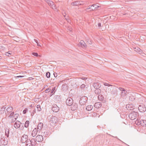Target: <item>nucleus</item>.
Wrapping results in <instances>:
<instances>
[{
	"label": "nucleus",
	"mask_w": 146,
	"mask_h": 146,
	"mask_svg": "<svg viewBox=\"0 0 146 146\" xmlns=\"http://www.w3.org/2000/svg\"><path fill=\"white\" fill-rule=\"evenodd\" d=\"M63 16L64 17H65L66 15V14L65 13H64L63 14Z\"/></svg>",
	"instance_id": "obj_54"
},
{
	"label": "nucleus",
	"mask_w": 146,
	"mask_h": 146,
	"mask_svg": "<svg viewBox=\"0 0 146 146\" xmlns=\"http://www.w3.org/2000/svg\"><path fill=\"white\" fill-rule=\"evenodd\" d=\"M36 111L35 109H34L33 110V112H32V113L31 114V115L32 116H33L34 115V114L36 113Z\"/></svg>",
	"instance_id": "obj_47"
},
{
	"label": "nucleus",
	"mask_w": 146,
	"mask_h": 146,
	"mask_svg": "<svg viewBox=\"0 0 146 146\" xmlns=\"http://www.w3.org/2000/svg\"><path fill=\"white\" fill-rule=\"evenodd\" d=\"M54 100L56 102H58L61 100L60 96L59 95H55L54 97Z\"/></svg>",
	"instance_id": "obj_24"
},
{
	"label": "nucleus",
	"mask_w": 146,
	"mask_h": 146,
	"mask_svg": "<svg viewBox=\"0 0 146 146\" xmlns=\"http://www.w3.org/2000/svg\"><path fill=\"white\" fill-rule=\"evenodd\" d=\"M65 18L66 19V20H68V19H67L66 18Z\"/></svg>",
	"instance_id": "obj_61"
},
{
	"label": "nucleus",
	"mask_w": 146,
	"mask_h": 146,
	"mask_svg": "<svg viewBox=\"0 0 146 146\" xmlns=\"http://www.w3.org/2000/svg\"><path fill=\"white\" fill-rule=\"evenodd\" d=\"M104 85L105 86H111L112 85L107 83L105 82L104 83Z\"/></svg>",
	"instance_id": "obj_46"
},
{
	"label": "nucleus",
	"mask_w": 146,
	"mask_h": 146,
	"mask_svg": "<svg viewBox=\"0 0 146 146\" xmlns=\"http://www.w3.org/2000/svg\"><path fill=\"white\" fill-rule=\"evenodd\" d=\"M88 100V98L86 96H83L82 97L79 103L81 106L84 105L85 104Z\"/></svg>",
	"instance_id": "obj_3"
},
{
	"label": "nucleus",
	"mask_w": 146,
	"mask_h": 146,
	"mask_svg": "<svg viewBox=\"0 0 146 146\" xmlns=\"http://www.w3.org/2000/svg\"><path fill=\"white\" fill-rule=\"evenodd\" d=\"M93 108V106L91 105H88L86 108V110L87 111H90Z\"/></svg>",
	"instance_id": "obj_27"
},
{
	"label": "nucleus",
	"mask_w": 146,
	"mask_h": 146,
	"mask_svg": "<svg viewBox=\"0 0 146 146\" xmlns=\"http://www.w3.org/2000/svg\"><path fill=\"white\" fill-rule=\"evenodd\" d=\"M13 110V108L12 106L8 107L5 111V115L6 116L9 115L10 113L12 112Z\"/></svg>",
	"instance_id": "obj_5"
},
{
	"label": "nucleus",
	"mask_w": 146,
	"mask_h": 146,
	"mask_svg": "<svg viewBox=\"0 0 146 146\" xmlns=\"http://www.w3.org/2000/svg\"><path fill=\"white\" fill-rule=\"evenodd\" d=\"M12 119H11V123H13L15 122L16 120L13 117L11 118Z\"/></svg>",
	"instance_id": "obj_43"
},
{
	"label": "nucleus",
	"mask_w": 146,
	"mask_h": 146,
	"mask_svg": "<svg viewBox=\"0 0 146 146\" xmlns=\"http://www.w3.org/2000/svg\"><path fill=\"white\" fill-rule=\"evenodd\" d=\"M87 40H88L87 42L88 43L90 44H92V40L91 39H87Z\"/></svg>",
	"instance_id": "obj_45"
},
{
	"label": "nucleus",
	"mask_w": 146,
	"mask_h": 146,
	"mask_svg": "<svg viewBox=\"0 0 146 146\" xmlns=\"http://www.w3.org/2000/svg\"><path fill=\"white\" fill-rule=\"evenodd\" d=\"M71 106V109L72 111H75L78 108V105L76 103L73 102Z\"/></svg>",
	"instance_id": "obj_12"
},
{
	"label": "nucleus",
	"mask_w": 146,
	"mask_h": 146,
	"mask_svg": "<svg viewBox=\"0 0 146 146\" xmlns=\"http://www.w3.org/2000/svg\"><path fill=\"white\" fill-rule=\"evenodd\" d=\"M36 108L38 111H40L41 110V108L40 106L39 105H38L36 106Z\"/></svg>",
	"instance_id": "obj_37"
},
{
	"label": "nucleus",
	"mask_w": 146,
	"mask_h": 146,
	"mask_svg": "<svg viewBox=\"0 0 146 146\" xmlns=\"http://www.w3.org/2000/svg\"><path fill=\"white\" fill-rule=\"evenodd\" d=\"M21 124H22V123H21L20 121H17L15 123L14 127L16 128H18L21 126Z\"/></svg>",
	"instance_id": "obj_17"
},
{
	"label": "nucleus",
	"mask_w": 146,
	"mask_h": 146,
	"mask_svg": "<svg viewBox=\"0 0 146 146\" xmlns=\"http://www.w3.org/2000/svg\"><path fill=\"white\" fill-rule=\"evenodd\" d=\"M68 89L67 84H64L62 86V90L63 91H66Z\"/></svg>",
	"instance_id": "obj_22"
},
{
	"label": "nucleus",
	"mask_w": 146,
	"mask_h": 146,
	"mask_svg": "<svg viewBox=\"0 0 146 146\" xmlns=\"http://www.w3.org/2000/svg\"><path fill=\"white\" fill-rule=\"evenodd\" d=\"M36 141L35 138H32L31 140V146H41L37 143Z\"/></svg>",
	"instance_id": "obj_8"
},
{
	"label": "nucleus",
	"mask_w": 146,
	"mask_h": 146,
	"mask_svg": "<svg viewBox=\"0 0 146 146\" xmlns=\"http://www.w3.org/2000/svg\"><path fill=\"white\" fill-rule=\"evenodd\" d=\"M52 110L54 112H57L59 110V108L58 106L56 104H54L52 105Z\"/></svg>",
	"instance_id": "obj_7"
},
{
	"label": "nucleus",
	"mask_w": 146,
	"mask_h": 146,
	"mask_svg": "<svg viewBox=\"0 0 146 146\" xmlns=\"http://www.w3.org/2000/svg\"><path fill=\"white\" fill-rule=\"evenodd\" d=\"M82 82H84V81H82V80L80 78H78V79L77 80L76 83H78V84H80L82 83Z\"/></svg>",
	"instance_id": "obj_36"
},
{
	"label": "nucleus",
	"mask_w": 146,
	"mask_h": 146,
	"mask_svg": "<svg viewBox=\"0 0 146 146\" xmlns=\"http://www.w3.org/2000/svg\"><path fill=\"white\" fill-rule=\"evenodd\" d=\"M92 115L94 116L98 117H99V114L96 113H93Z\"/></svg>",
	"instance_id": "obj_42"
},
{
	"label": "nucleus",
	"mask_w": 146,
	"mask_h": 146,
	"mask_svg": "<svg viewBox=\"0 0 146 146\" xmlns=\"http://www.w3.org/2000/svg\"><path fill=\"white\" fill-rule=\"evenodd\" d=\"M28 136L26 135H23L22 137L21 141L22 143H25L28 140Z\"/></svg>",
	"instance_id": "obj_11"
},
{
	"label": "nucleus",
	"mask_w": 146,
	"mask_h": 146,
	"mask_svg": "<svg viewBox=\"0 0 146 146\" xmlns=\"http://www.w3.org/2000/svg\"><path fill=\"white\" fill-rule=\"evenodd\" d=\"M0 141L1 144L2 145H5L7 144L8 141L7 138L5 140L4 137L1 138L0 139Z\"/></svg>",
	"instance_id": "obj_10"
},
{
	"label": "nucleus",
	"mask_w": 146,
	"mask_h": 146,
	"mask_svg": "<svg viewBox=\"0 0 146 146\" xmlns=\"http://www.w3.org/2000/svg\"><path fill=\"white\" fill-rule=\"evenodd\" d=\"M6 108L5 106L0 107V114H2L4 113Z\"/></svg>",
	"instance_id": "obj_25"
},
{
	"label": "nucleus",
	"mask_w": 146,
	"mask_h": 146,
	"mask_svg": "<svg viewBox=\"0 0 146 146\" xmlns=\"http://www.w3.org/2000/svg\"><path fill=\"white\" fill-rule=\"evenodd\" d=\"M10 114H9V115H8V117L9 118H11L12 117H13L14 115L15 114L14 112H11Z\"/></svg>",
	"instance_id": "obj_34"
},
{
	"label": "nucleus",
	"mask_w": 146,
	"mask_h": 146,
	"mask_svg": "<svg viewBox=\"0 0 146 146\" xmlns=\"http://www.w3.org/2000/svg\"><path fill=\"white\" fill-rule=\"evenodd\" d=\"M46 2H48V0H44Z\"/></svg>",
	"instance_id": "obj_59"
},
{
	"label": "nucleus",
	"mask_w": 146,
	"mask_h": 146,
	"mask_svg": "<svg viewBox=\"0 0 146 146\" xmlns=\"http://www.w3.org/2000/svg\"><path fill=\"white\" fill-rule=\"evenodd\" d=\"M79 106H78V108H79H79H79Z\"/></svg>",
	"instance_id": "obj_63"
},
{
	"label": "nucleus",
	"mask_w": 146,
	"mask_h": 146,
	"mask_svg": "<svg viewBox=\"0 0 146 146\" xmlns=\"http://www.w3.org/2000/svg\"><path fill=\"white\" fill-rule=\"evenodd\" d=\"M135 123L137 125L143 127H146V120L137 119L135 121Z\"/></svg>",
	"instance_id": "obj_2"
},
{
	"label": "nucleus",
	"mask_w": 146,
	"mask_h": 146,
	"mask_svg": "<svg viewBox=\"0 0 146 146\" xmlns=\"http://www.w3.org/2000/svg\"><path fill=\"white\" fill-rule=\"evenodd\" d=\"M37 132V129L36 128H35L32 132L31 133L32 136L33 137L35 136L36 135Z\"/></svg>",
	"instance_id": "obj_21"
},
{
	"label": "nucleus",
	"mask_w": 146,
	"mask_h": 146,
	"mask_svg": "<svg viewBox=\"0 0 146 146\" xmlns=\"http://www.w3.org/2000/svg\"><path fill=\"white\" fill-rule=\"evenodd\" d=\"M73 100L70 97L68 98L66 101V103L67 105L71 106L73 103Z\"/></svg>",
	"instance_id": "obj_9"
},
{
	"label": "nucleus",
	"mask_w": 146,
	"mask_h": 146,
	"mask_svg": "<svg viewBox=\"0 0 146 146\" xmlns=\"http://www.w3.org/2000/svg\"><path fill=\"white\" fill-rule=\"evenodd\" d=\"M0 48H1V49H2V50H4L5 48L4 47V46H1L0 47Z\"/></svg>",
	"instance_id": "obj_52"
},
{
	"label": "nucleus",
	"mask_w": 146,
	"mask_h": 146,
	"mask_svg": "<svg viewBox=\"0 0 146 146\" xmlns=\"http://www.w3.org/2000/svg\"><path fill=\"white\" fill-rule=\"evenodd\" d=\"M138 115V112L132 111L129 114V117L131 119L133 120L136 118Z\"/></svg>",
	"instance_id": "obj_1"
},
{
	"label": "nucleus",
	"mask_w": 146,
	"mask_h": 146,
	"mask_svg": "<svg viewBox=\"0 0 146 146\" xmlns=\"http://www.w3.org/2000/svg\"><path fill=\"white\" fill-rule=\"evenodd\" d=\"M93 86L95 89L99 88L101 86V84L99 82L94 83L93 84Z\"/></svg>",
	"instance_id": "obj_15"
},
{
	"label": "nucleus",
	"mask_w": 146,
	"mask_h": 146,
	"mask_svg": "<svg viewBox=\"0 0 146 146\" xmlns=\"http://www.w3.org/2000/svg\"><path fill=\"white\" fill-rule=\"evenodd\" d=\"M126 108L129 110H133L134 108L133 106L131 104L127 105L126 106Z\"/></svg>",
	"instance_id": "obj_19"
},
{
	"label": "nucleus",
	"mask_w": 146,
	"mask_h": 146,
	"mask_svg": "<svg viewBox=\"0 0 146 146\" xmlns=\"http://www.w3.org/2000/svg\"><path fill=\"white\" fill-rule=\"evenodd\" d=\"M85 87H86L85 85L84 84H82L80 86V88L82 90H84V88H85Z\"/></svg>",
	"instance_id": "obj_40"
},
{
	"label": "nucleus",
	"mask_w": 146,
	"mask_h": 146,
	"mask_svg": "<svg viewBox=\"0 0 146 146\" xmlns=\"http://www.w3.org/2000/svg\"><path fill=\"white\" fill-rule=\"evenodd\" d=\"M91 7H95V8H94V9H92V11H94V10H95L96 9H97L99 7H100V6H98V5L96 6V5L95 4H93L91 6Z\"/></svg>",
	"instance_id": "obj_33"
},
{
	"label": "nucleus",
	"mask_w": 146,
	"mask_h": 146,
	"mask_svg": "<svg viewBox=\"0 0 146 146\" xmlns=\"http://www.w3.org/2000/svg\"><path fill=\"white\" fill-rule=\"evenodd\" d=\"M90 8H91L90 7H89L87 9H90Z\"/></svg>",
	"instance_id": "obj_58"
},
{
	"label": "nucleus",
	"mask_w": 146,
	"mask_h": 146,
	"mask_svg": "<svg viewBox=\"0 0 146 146\" xmlns=\"http://www.w3.org/2000/svg\"><path fill=\"white\" fill-rule=\"evenodd\" d=\"M50 88V87L49 88H47L45 91V93H48L50 92V91L51 90V89Z\"/></svg>",
	"instance_id": "obj_41"
},
{
	"label": "nucleus",
	"mask_w": 146,
	"mask_h": 146,
	"mask_svg": "<svg viewBox=\"0 0 146 146\" xmlns=\"http://www.w3.org/2000/svg\"><path fill=\"white\" fill-rule=\"evenodd\" d=\"M80 79H81L82 80H85L87 79V78H85V77H84V78L82 77V78H80Z\"/></svg>",
	"instance_id": "obj_50"
},
{
	"label": "nucleus",
	"mask_w": 146,
	"mask_h": 146,
	"mask_svg": "<svg viewBox=\"0 0 146 146\" xmlns=\"http://www.w3.org/2000/svg\"><path fill=\"white\" fill-rule=\"evenodd\" d=\"M56 88L55 87H54L52 88V89L50 91V96H51L54 93H55V90Z\"/></svg>",
	"instance_id": "obj_28"
},
{
	"label": "nucleus",
	"mask_w": 146,
	"mask_h": 146,
	"mask_svg": "<svg viewBox=\"0 0 146 146\" xmlns=\"http://www.w3.org/2000/svg\"><path fill=\"white\" fill-rule=\"evenodd\" d=\"M26 142V146H31V140L30 139H28Z\"/></svg>",
	"instance_id": "obj_32"
},
{
	"label": "nucleus",
	"mask_w": 146,
	"mask_h": 146,
	"mask_svg": "<svg viewBox=\"0 0 146 146\" xmlns=\"http://www.w3.org/2000/svg\"><path fill=\"white\" fill-rule=\"evenodd\" d=\"M23 77V76H17L16 77H18V78H21V77Z\"/></svg>",
	"instance_id": "obj_55"
},
{
	"label": "nucleus",
	"mask_w": 146,
	"mask_h": 146,
	"mask_svg": "<svg viewBox=\"0 0 146 146\" xmlns=\"http://www.w3.org/2000/svg\"><path fill=\"white\" fill-rule=\"evenodd\" d=\"M57 120V117L55 116H52L50 118L49 122L50 124L52 123L55 125V124H56Z\"/></svg>",
	"instance_id": "obj_4"
},
{
	"label": "nucleus",
	"mask_w": 146,
	"mask_h": 146,
	"mask_svg": "<svg viewBox=\"0 0 146 146\" xmlns=\"http://www.w3.org/2000/svg\"><path fill=\"white\" fill-rule=\"evenodd\" d=\"M98 27H100L101 26V23H98Z\"/></svg>",
	"instance_id": "obj_53"
},
{
	"label": "nucleus",
	"mask_w": 146,
	"mask_h": 146,
	"mask_svg": "<svg viewBox=\"0 0 146 146\" xmlns=\"http://www.w3.org/2000/svg\"><path fill=\"white\" fill-rule=\"evenodd\" d=\"M51 7H52L53 9L54 8L55 9V5L54 4V3L53 1H50V0H48V2H46Z\"/></svg>",
	"instance_id": "obj_16"
},
{
	"label": "nucleus",
	"mask_w": 146,
	"mask_h": 146,
	"mask_svg": "<svg viewBox=\"0 0 146 146\" xmlns=\"http://www.w3.org/2000/svg\"><path fill=\"white\" fill-rule=\"evenodd\" d=\"M28 111V109L27 108H25V110H24L23 111V113L24 114H25L27 113V111Z\"/></svg>",
	"instance_id": "obj_44"
},
{
	"label": "nucleus",
	"mask_w": 146,
	"mask_h": 146,
	"mask_svg": "<svg viewBox=\"0 0 146 146\" xmlns=\"http://www.w3.org/2000/svg\"><path fill=\"white\" fill-rule=\"evenodd\" d=\"M102 106V104L100 102H96L95 103L94 105L95 108H98L101 107Z\"/></svg>",
	"instance_id": "obj_23"
},
{
	"label": "nucleus",
	"mask_w": 146,
	"mask_h": 146,
	"mask_svg": "<svg viewBox=\"0 0 146 146\" xmlns=\"http://www.w3.org/2000/svg\"><path fill=\"white\" fill-rule=\"evenodd\" d=\"M125 14H126V13H125V14H124V15H125Z\"/></svg>",
	"instance_id": "obj_64"
},
{
	"label": "nucleus",
	"mask_w": 146,
	"mask_h": 146,
	"mask_svg": "<svg viewBox=\"0 0 146 146\" xmlns=\"http://www.w3.org/2000/svg\"><path fill=\"white\" fill-rule=\"evenodd\" d=\"M82 1H76L72 3H71V5L73 6H77L79 5H81L82 4L81 3V2H82Z\"/></svg>",
	"instance_id": "obj_18"
},
{
	"label": "nucleus",
	"mask_w": 146,
	"mask_h": 146,
	"mask_svg": "<svg viewBox=\"0 0 146 146\" xmlns=\"http://www.w3.org/2000/svg\"><path fill=\"white\" fill-rule=\"evenodd\" d=\"M79 44L78 45H80L82 48H86L87 47L86 44L83 40H80Z\"/></svg>",
	"instance_id": "obj_20"
},
{
	"label": "nucleus",
	"mask_w": 146,
	"mask_h": 146,
	"mask_svg": "<svg viewBox=\"0 0 146 146\" xmlns=\"http://www.w3.org/2000/svg\"><path fill=\"white\" fill-rule=\"evenodd\" d=\"M32 54L36 56H38V54L37 52H33L32 53Z\"/></svg>",
	"instance_id": "obj_48"
},
{
	"label": "nucleus",
	"mask_w": 146,
	"mask_h": 146,
	"mask_svg": "<svg viewBox=\"0 0 146 146\" xmlns=\"http://www.w3.org/2000/svg\"><path fill=\"white\" fill-rule=\"evenodd\" d=\"M29 121H26L25 124V127L26 128L28 127L29 126Z\"/></svg>",
	"instance_id": "obj_35"
},
{
	"label": "nucleus",
	"mask_w": 146,
	"mask_h": 146,
	"mask_svg": "<svg viewBox=\"0 0 146 146\" xmlns=\"http://www.w3.org/2000/svg\"><path fill=\"white\" fill-rule=\"evenodd\" d=\"M19 115L18 113H15L13 117L17 120V119Z\"/></svg>",
	"instance_id": "obj_38"
},
{
	"label": "nucleus",
	"mask_w": 146,
	"mask_h": 146,
	"mask_svg": "<svg viewBox=\"0 0 146 146\" xmlns=\"http://www.w3.org/2000/svg\"><path fill=\"white\" fill-rule=\"evenodd\" d=\"M35 139L38 142H41L43 140V137L41 135H38L36 136Z\"/></svg>",
	"instance_id": "obj_13"
},
{
	"label": "nucleus",
	"mask_w": 146,
	"mask_h": 146,
	"mask_svg": "<svg viewBox=\"0 0 146 146\" xmlns=\"http://www.w3.org/2000/svg\"><path fill=\"white\" fill-rule=\"evenodd\" d=\"M96 89L95 90V93L96 94L98 95L100 94L101 92V90L99 89Z\"/></svg>",
	"instance_id": "obj_30"
},
{
	"label": "nucleus",
	"mask_w": 146,
	"mask_h": 146,
	"mask_svg": "<svg viewBox=\"0 0 146 146\" xmlns=\"http://www.w3.org/2000/svg\"><path fill=\"white\" fill-rule=\"evenodd\" d=\"M53 74L55 77H57V74L56 73H54Z\"/></svg>",
	"instance_id": "obj_51"
},
{
	"label": "nucleus",
	"mask_w": 146,
	"mask_h": 146,
	"mask_svg": "<svg viewBox=\"0 0 146 146\" xmlns=\"http://www.w3.org/2000/svg\"><path fill=\"white\" fill-rule=\"evenodd\" d=\"M139 111L141 112H144L146 111V108L145 105H139L138 108Z\"/></svg>",
	"instance_id": "obj_6"
},
{
	"label": "nucleus",
	"mask_w": 146,
	"mask_h": 146,
	"mask_svg": "<svg viewBox=\"0 0 146 146\" xmlns=\"http://www.w3.org/2000/svg\"><path fill=\"white\" fill-rule=\"evenodd\" d=\"M70 31H72V29L71 28H69V29H68Z\"/></svg>",
	"instance_id": "obj_56"
},
{
	"label": "nucleus",
	"mask_w": 146,
	"mask_h": 146,
	"mask_svg": "<svg viewBox=\"0 0 146 146\" xmlns=\"http://www.w3.org/2000/svg\"><path fill=\"white\" fill-rule=\"evenodd\" d=\"M10 51H9L8 52H7L6 54V56H9V54H10V55L11 54V53H10Z\"/></svg>",
	"instance_id": "obj_49"
},
{
	"label": "nucleus",
	"mask_w": 146,
	"mask_h": 146,
	"mask_svg": "<svg viewBox=\"0 0 146 146\" xmlns=\"http://www.w3.org/2000/svg\"><path fill=\"white\" fill-rule=\"evenodd\" d=\"M119 89L120 91H121V96H124L126 95V93L127 91H126L125 89L121 87H119Z\"/></svg>",
	"instance_id": "obj_14"
},
{
	"label": "nucleus",
	"mask_w": 146,
	"mask_h": 146,
	"mask_svg": "<svg viewBox=\"0 0 146 146\" xmlns=\"http://www.w3.org/2000/svg\"><path fill=\"white\" fill-rule=\"evenodd\" d=\"M9 129L7 128L5 129V135L7 137H9Z\"/></svg>",
	"instance_id": "obj_29"
},
{
	"label": "nucleus",
	"mask_w": 146,
	"mask_h": 146,
	"mask_svg": "<svg viewBox=\"0 0 146 146\" xmlns=\"http://www.w3.org/2000/svg\"><path fill=\"white\" fill-rule=\"evenodd\" d=\"M35 42H36V43H37V44H38V41L37 40H36L35 39Z\"/></svg>",
	"instance_id": "obj_57"
},
{
	"label": "nucleus",
	"mask_w": 146,
	"mask_h": 146,
	"mask_svg": "<svg viewBox=\"0 0 146 146\" xmlns=\"http://www.w3.org/2000/svg\"><path fill=\"white\" fill-rule=\"evenodd\" d=\"M50 74L49 72H48L46 73V76L47 78H49L50 77Z\"/></svg>",
	"instance_id": "obj_39"
},
{
	"label": "nucleus",
	"mask_w": 146,
	"mask_h": 146,
	"mask_svg": "<svg viewBox=\"0 0 146 146\" xmlns=\"http://www.w3.org/2000/svg\"><path fill=\"white\" fill-rule=\"evenodd\" d=\"M129 100L131 101H134L135 99V97L132 95L129 96Z\"/></svg>",
	"instance_id": "obj_31"
},
{
	"label": "nucleus",
	"mask_w": 146,
	"mask_h": 146,
	"mask_svg": "<svg viewBox=\"0 0 146 146\" xmlns=\"http://www.w3.org/2000/svg\"><path fill=\"white\" fill-rule=\"evenodd\" d=\"M43 124L42 123L40 122L39 123L37 126V128L39 130H41L43 127Z\"/></svg>",
	"instance_id": "obj_26"
},
{
	"label": "nucleus",
	"mask_w": 146,
	"mask_h": 146,
	"mask_svg": "<svg viewBox=\"0 0 146 146\" xmlns=\"http://www.w3.org/2000/svg\"><path fill=\"white\" fill-rule=\"evenodd\" d=\"M23 125H24V123H23V125H22L23 127Z\"/></svg>",
	"instance_id": "obj_62"
},
{
	"label": "nucleus",
	"mask_w": 146,
	"mask_h": 146,
	"mask_svg": "<svg viewBox=\"0 0 146 146\" xmlns=\"http://www.w3.org/2000/svg\"><path fill=\"white\" fill-rule=\"evenodd\" d=\"M37 45L38 46H40V45L38 44V43L37 44Z\"/></svg>",
	"instance_id": "obj_60"
}]
</instances>
